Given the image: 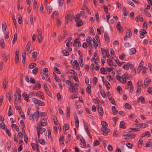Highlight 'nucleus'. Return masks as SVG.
Masks as SVG:
<instances>
[{
	"mask_svg": "<svg viewBox=\"0 0 152 152\" xmlns=\"http://www.w3.org/2000/svg\"><path fill=\"white\" fill-rule=\"evenodd\" d=\"M110 102L113 104H114L115 105H116V104L115 103V101L114 99L112 97H108Z\"/></svg>",
	"mask_w": 152,
	"mask_h": 152,
	"instance_id": "29",
	"label": "nucleus"
},
{
	"mask_svg": "<svg viewBox=\"0 0 152 152\" xmlns=\"http://www.w3.org/2000/svg\"><path fill=\"white\" fill-rule=\"evenodd\" d=\"M76 23V26L77 27H80L83 24V21L81 20H77V21H75Z\"/></svg>",
	"mask_w": 152,
	"mask_h": 152,
	"instance_id": "7",
	"label": "nucleus"
},
{
	"mask_svg": "<svg viewBox=\"0 0 152 152\" xmlns=\"http://www.w3.org/2000/svg\"><path fill=\"white\" fill-rule=\"evenodd\" d=\"M37 94L39 96V97L40 98L42 99V100H44L45 98L42 92V91H38L37 93H36V95H37Z\"/></svg>",
	"mask_w": 152,
	"mask_h": 152,
	"instance_id": "10",
	"label": "nucleus"
},
{
	"mask_svg": "<svg viewBox=\"0 0 152 152\" xmlns=\"http://www.w3.org/2000/svg\"><path fill=\"white\" fill-rule=\"evenodd\" d=\"M136 52L135 48H132L130 49V52L129 53V54L131 55L134 54Z\"/></svg>",
	"mask_w": 152,
	"mask_h": 152,
	"instance_id": "22",
	"label": "nucleus"
},
{
	"mask_svg": "<svg viewBox=\"0 0 152 152\" xmlns=\"http://www.w3.org/2000/svg\"><path fill=\"white\" fill-rule=\"evenodd\" d=\"M32 101L34 102V103L35 104H38V103L39 100H38L36 98H33L32 99Z\"/></svg>",
	"mask_w": 152,
	"mask_h": 152,
	"instance_id": "63",
	"label": "nucleus"
},
{
	"mask_svg": "<svg viewBox=\"0 0 152 152\" xmlns=\"http://www.w3.org/2000/svg\"><path fill=\"white\" fill-rule=\"evenodd\" d=\"M101 130L103 132V134L104 136L107 135L108 133L110 132V129L106 128H101Z\"/></svg>",
	"mask_w": 152,
	"mask_h": 152,
	"instance_id": "4",
	"label": "nucleus"
},
{
	"mask_svg": "<svg viewBox=\"0 0 152 152\" xmlns=\"http://www.w3.org/2000/svg\"><path fill=\"white\" fill-rule=\"evenodd\" d=\"M139 32L140 34V38L141 39L145 37V36L144 35V34H147V32L145 31V29H140L139 31Z\"/></svg>",
	"mask_w": 152,
	"mask_h": 152,
	"instance_id": "3",
	"label": "nucleus"
},
{
	"mask_svg": "<svg viewBox=\"0 0 152 152\" xmlns=\"http://www.w3.org/2000/svg\"><path fill=\"white\" fill-rule=\"evenodd\" d=\"M151 81L150 79H148L147 78H146L145 79L144 81V85L145 86V88L150 83Z\"/></svg>",
	"mask_w": 152,
	"mask_h": 152,
	"instance_id": "11",
	"label": "nucleus"
},
{
	"mask_svg": "<svg viewBox=\"0 0 152 152\" xmlns=\"http://www.w3.org/2000/svg\"><path fill=\"white\" fill-rule=\"evenodd\" d=\"M142 68V66H141V65L139 66L137 69V72L138 73H139L140 72Z\"/></svg>",
	"mask_w": 152,
	"mask_h": 152,
	"instance_id": "56",
	"label": "nucleus"
},
{
	"mask_svg": "<svg viewBox=\"0 0 152 152\" xmlns=\"http://www.w3.org/2000/svg\"><path fill=\"white\" fill-rule=\"evenodd\" d=\"M138 102H141L142 104H144L145 102V100L143 96H141L138 99Z\"/></svg>",
	"mask_w": 152,
	"mask_h": 152,
	"instance_id": "15",
	"label": "nucleus"
},
{
	"mask_svg": "<svg viewBox=\"0 0 152 152\" xmlns=\"http://www.w3.org/2000/svg\"><path fill=\"white\" fill-rule=\"evenodd\" d=\"M39 112L38 111L34 113V117L35 118H38L39 117Z\"/></svg>",
	"mask_w": 152,
	"mask_h": 152,
	"instance_id": "58",
	"label": "nucleus"
},
{
	"mask_svg": "<svg viewBox=\"0 0 152 152\" xmlns=\"http://www.w3.org/2000/svg\"><path fill=\"white\" fill-rule=\"evenodd\" d=\"M126 146L129 148H131L132 147V144L129 142H127L126 143Z\"/></svg>",
	"mask_w": 152,
	"mask_h": 152,
	"instance_id": "64",
	"label": "nucleus"
},
{
	"mask_svg": "<svg viewBox=\"0 0 152 152\" xmlns=\"http://www.w3.org/2000/svg\"><path fill=\"white\" fill-rule=\"evenodd\" d=\"M108 149L109 151H113V148L111 145H108L107 146Z\"/></svg>",
	"mask_w": 152,
	"mask_h": 152,
	"instance_id": "61",
	"label": "nucleus"
},
{
	"mask_svg": "<svg viewBox=\"0 0 152 152\" xmlns=\"http://www.w3.org/2000/svg\"><path fill=\"white\" fill-rule=\"evenodd\" d=\"M123 136H129L131 139L134 138L135 137V135L132 134L130 132H125L124 133Z\"/></svg>",
	"mask_w": 152,
	"mask_h": 152,
	"instance_id": "2",
	"label": "nucleus"
},
{
	"mask_svg": "<svg viewBox=\"0 0 152 152\" xmlns=\"http://www.w3.org/2000/svg\"><path fill=\"white\" fill-rule=\"evenodd\" d=\"M105 85L107 90H108L110 88V85L109 82L107 80H105L104 81Z\"/></svg>",
	"mask_w": 152,
	"mask_h": 152,
	"instance_id": "13",
	"label": "nucleus"
},
{
	"mask_svg": "<svg viewBox=\"0 0 152 152\" xmlns=\"http://www.w3.org/2000/svg\"><path fill=\"white\" fill-rule=\"evenodd\" d=\"M31 46L30 42L28 41L27 44L26 46V48L27 49V51H28L30 50Z\"/></svg>",
	"mask_w": 152,
	"mask_h": 152,
	"instance_id": "36",
	"label": "nucleus"
},
{
	"mask_svg": "<svg viewBox=\"0 0 152 152\" xmlns=\"http://www.w3.org/2000/svg\"><path fill=\"white\" fill-rule=\"evenodd\" d=\"M6 132L8 134V136L10 137H11V134L9 130L7 128V126H6Z\"/></svg>",
	"mask_w": 152,
	"mask_h": 152,
	"instance_id": "35",
	"label": "nucleus"
},
{
	"mask_svg": "<svg viewBox=\"0 0 152 152\" xmlns=\"http://www.w3.org/2000/svg\"><path fill=\"white\" fill-rule=\"evenodd\" d=\"M38 69L37 67H36L32 70L33 73L35 75L37 74L38 72Z\"/></svg>",
	"mask_w": 152,
	"mask_h": 152,
	"instance_id": "47",
	"label": "nucleus"
},
{
	"mask_svg": "<svg viewBox=\"0 0 152 152\" xmlns=\"http://www.w3.org/2000/svg\"><path fill=\"white\" fill-rule=\"evenodd\" d=\"M0 45L2 48H4V40L2 39H1L0 40Z\"/></svg>",
	"mask_w": 152,
	"mask_h": 152,
	"instance_id": "25",
	"label": "nucleus"
},
{
	"mask_svg": "<svg viewBox=\"0 0 152 152\" xmlns=\"http://www.w3.org/2000/svg\"><path fill=\"white\" fill-rule=\"evenodd\" d=\"M7 149L9 150L11 147V142L10 141L8 140L7 141Z\"/></svg>",
	"mask_w": 152,
	"mask_h": 152,
	"instance_id": "33",
	"label": "nucleus"
},
{
	"mask_svg": "<svg viewBox=\"0 0 152 152\" xmlns=\"http://www.w3.org/2000/svg\"><path fill=\"white\" fill-rule=\"evenodd\" d=\"M38 104L39 105L41 106H44L45 105V102L42 101L40 100H39L38 103Z\"/></svg>",
	"mask_w": 152,
	"mask_h": 152,
	"instance_id": "53",
	"label": "nucleus"
},
{
	"mask_svg": "<svg viewBox=\"0 0 152 152\" xmlns=\"http://www.w3.org/2000/svg\"><path fill=\"white\" fill-rule=\"evenodd\" d=\"M80 37H78L77 38H76L74 40V43L73 44V47H76V43H77L78 42V41H77V40H79L80 38H79Z\"/></svg>",
	"mask_w": 152,
	"mask_h": 152,
	"instance_id": "28",
	"label": "nucleus"
},
{
	"mask_svg": "<svg viewBox=\"0 0 152 152\" xmlns=\"http://www.w3.org/2000/svg\"><path fill=\"white\" fill-rule=\"evenodd\" d=\"M14 105L16 109L17 110H19L21 111V107L20 106H18L16 102H15Z\"/></svg>",
	"mask_w": 152,
	"mask_h": 152,
	"instance_id": "34",
	"label": "nucleus"
},
{
	"mask_svg": "<svg viewBox=\"0 0 152 152\" xmlns=\"http://www.w3.org/2000/svg\"><path fill=\"white\" fill-rule=\"evenodd\" d=\"M93 42L94 44V46L95 48V49H96L98 45V44L94 39H93Z\"/></svg>",
	"mask_w": 152,
	"mask_h": 152,
	"instance_id": "49",
	"label": "nucleus"
},
{
	"mask_svg": "<svg viewBox=\"0 0 152 152\" xmlns=\"http://www.w3.org/2000/svg\"><path fill=\"white\" fill-rule=\"evenodd\" d=\"M78 95V93H77L76 94H74L72 95L69 98L72 99H73L75 98H77L78 97L77 96Z\"/></svg>",
	"mask_w": 152,
	"mask_h": 152,
	"instance_id": "30",
	"label": "nucleus"
},
{
	"mask_svg": "<svg viewBox=\"0 0 152 152\" xmlns=\"http://www.w3.org/2000/svg\"><path fill=\"white\" fill-rule=\"evenodd\" d=\"M124 106L126 109H130L131 108V106L128 103H126L125 104Z\"/></svg>",
	"mask_w": 152,
	"mask_h": 152,
	"instance_id": "54",
	"label": "nucleus"
},
{
	"mask_svg": "<svg viewBox=\"0 0 152 152\" xmlns=\"http://www.w3.org/2000/svg\"><path fill=\"white\" fill-rule=\"evenodd\" d=\"M131 74L132 75H134L136 74V68H134L132 69V70L131 72Z\"/></svg>",
	"mask_w": 152,
	"mask_h": 152,
	"instance_id": "57",
	"label": "nucleus"
},
{
	"mask_svg": "<svg viewBox=\"0 0 152 152\" xmlns=\"http://www.w3.org/2000/svg\"><path fill=\"white\" fill-rule=\"evenodd\" d=\"M100 93L102 97L103 98H105V97L106 94H105V92L104 91H101Z\"/></svg>",
	"mask_w": 152,
	"mask_h": 152,
	"instance_id": "52",
	"label": "nucleus"
},
{
	"mask_svg": "<svg viewBox=\"0 0 152 152\" xmlns=\"http://www.w3.org/2000/svg\"><path fill=\"white\" fill-rule=\"evenodd\" d=\"M17 34L16 33L15 34L14 38L12 40V43L13 44H14L15 43V41H16L17 39Z\"/></svg>",
	"mask_w": 152,
	"mask_h": 152,
	"instance_id": "32",
	"label": "nucleus"
},
{
	"mask_svg": "<svg viewBox=\"0 0 152 152\" xmlns=\"http://www.w3.org/2000/svg\"><path fill=\"white\" fill-rule=\"evenodd\" d=\"M8 81L7 80H6L5 79H4V81L3 82V88L5 89L7 87L8 85Z\"/></svg>",
	"mask_w": 152,
	"mask_h": 152,
	"instance_id": "19",
	"label": "nucleus"
},
{
	"mask_svg": "<svg viewBox=\"0 0 152 152\" xmlns=\"http://www.w3.org/2000/svg\"><path fill=\"white\" fill-rule=\"evenodd\" d=\"M53 118L54 121V122L56 125H57L58 120L57 117L55 115L53 116Z\"/></svg>",
	"mask_w": 152,
	"mask_h": 152,
	"instance_id": "40",
	"label": "nucleus"
},
{
	"mask_svg": "<svg viewBox=\"0 0 152 152\" xmlns=\"http://www.w3.org/2000/svg\"><path fill=\"white\" fill-rule=\"evenodd\" d=\"M150 136L151 134L150 132L148 131H146L145 132L143 133L142 134V137H144L145 136H147L149 137Z\"/></svg>",
	"mask_w": 152,
	"mask_h": 152,
	"instance_id": "26",
	"label": "nucleus"
},
{
	"mask_svg": "<svg viewBox=\"0 0 152 152\" xmlns=\"http://www.w3.org/2000/svg\"><path fill=\"white\" fill-rule=\"evenodd\" d=\"M54 70L55 72L58 74H61V72L59 69L56 67H54Z\"/></svg>",
	"mask_w": 152,
	"mask_h": 152,
	"instance_id": "38",
	"label": "nucleus"
},
{
	"mask_svg": "<svg viewBox=\"0 0 152 152\" xmlns=\"http://www.w3.org/2000/svg\"><path fill=\"white\" fill-rule=\"evenodd\" d=\"M66 84L68 85L69 86L72 87V86H73V83H72L71 81L69 80H67L66 82Z\"/></svg>",
	"mask_w": 152,
	"mask_h": 152,
	"instance_id": "41",
	"label": "nucleus"
},
{
	"mask_svg": "<svg viewBox=\"0 0 152 152\" xmlns=\"http://www.w3.org/2000/svg\"><path fill=\"white\" fill-rule=\"evenodd\" d=\"M71 63L75 68H77L79 70L80 68L79 64L77 60H75L74 62H73L72 60H71Z\"/></svg>",
	"mask_w": 152,
	"mask_h": 152,
	"instance_id": "1",
	"label": "nucleus"
},
{
	"mask_svg": "<svg viewBox=\"0 0 152 152\" xmlns=\"http://www.w3.org/2000/svg\"><path fill=\"white\" fill-rule=\"evenodd\" d=\"M126 34L128 36V37H131L132 35V33L130 28H129L127 30Z\"/></svg>",
	"mask_w": 152,
	"mask_h": 152,
	"instance_id": "24",
	"label": "nucleus"
},
{
	"mask_svg": "<svg viewBox=\"0 0 152 152\" xmlns=\"http://www.w3.org/2000/svg\"><path fill=\"white\" fill-rule=\"evenodd\" d=\"M136 125L138 127L142 128H145L148 126V125L147 124L145 123H141L140 124H136Z\"/></svg>",
	"mask_w": 152,
	"mask_h": 152,
	"instance_id": "5",
	"label": "nucleus"
},
{
	"mask_svg": "<svg viewBox=\"0 0 152 152\" xmlns=\"http://www.w3.org/2000/svg\"><path fill=\"white\" fill-rule=\"evenodd\" d=\"M100 144L98 140H95L93 143V145L94 146L99 145Z\"/></svg>",
	"mask_w": 152,
	"mask_h": 152,
	"instance_id": "50",
	"label": "nucleus"
},
{
	"mask_svg": "<svg viewBox=\"0 0 152 152\" xmlns=\"http://www.w3.org/2000/svg\"><path fill=\"white\" fill-rule=\"evenodd\" d=\"M86 92L88 93V94H90L91 93V88L87 87L86 90Z\"/></svg>",
	"mask_w": 152,
	"mask_h": 152,
	"instance_id": "59",
	"label": "nucleus"
},
{
	"mask_svg": "<svg viewBox=\"0 0 152 152\" xmlns=\"http://www.w3.org/2000/svg\"><path fill=\"white\" fill-rule=\"evenodd\" d=\"M79 138L81 141V142L83 144V146H84L83 148H85L86 146V142L85 140L82 137H80Z\"/></svg>",
	"mask_w": 152,
	"mask_h": 152,
	"instance_id": "21",
	"label": "nucleus"
},
{
	"mask_svg": "<svg viewBox=\"0 0 152 152\" xmlns=\"http://www.w3.org/2000/svg\"><path fill=\"white\" fill-rule=\"evenodd\" d=\"M81 16L80 14H77L76 15V17H75V21H77V20H80V17Z\"/></svg>",
	"mask_w": 152,
	"mask_h": 152,
	"instance_id": "42",
	"label": "nucleus"
},
{
	"mask_svg": "<svg viewBox=\"0 0 152 152\" xmlns=\"http://www.w3.org/2000/svg\"><path fill=\"white\" fill-rule=\"evenodd\" d=\"M95 16L96 20L97 23H99V14L98 13H95Z\"/></svg>",
	"mask_w": 152,
	"mask_h": 152,
	"instance_id": "31",
	"label": "nucleus"
},
{
	"mask_svg": "<svg viewBox=\"0 0 152 152\" xmlns=\"http://www.w3.org/2000/svg\"><path fill=\"white\" fill-rule=\"evenodd\" d=\"M37 4L36 0H34L33 4V9L34 10L35 12L37 11Z\"/></svg>",
	"mask_w": 152,
	"mask_h": 152,
	"instance_id": "14",
	"label": "nucleus"
},
{
	"mask_svg": "<svg viewBox=\"0 0 152 152\" xmlns=\"http://www.w3.org/2000/svg\"><path fill=\"white\" fill-rule=\"evenodd\" d=\"M115 62L118 65L121 66L122 64L121 62L119 61V60L118 59H116V60H115Z\"/></svg>",
	"mask_w": 152,
	"mask_h": 152,
	"instance_id": "55",
	"label": "nucleus"
},
{
	"mask_svg": "<svg viewBox=\"0 0 152 152\" xmlns=\"http://www.w3.org/2000/svg\"><path fill=\"white\" fill-rule=\"evenodd\" d=\"M104 37L105 41L107 42H109L110 41V39L108 33L105 32L104 34Z\"/></svg>",
	"mask_w": 152,
	"mask_h": 152,
	"instance_id": "12",
	"label": "nucleus"
},
{
	"mask_svg": "<svg viewBox=\"0 0 152 152\" xmlns=\"http://www.w3.org/2000/svg\"><path fill=\"white\" fill-rule=\"evenodd\" d=\"M9 56V54H8L7 55L5 52H3L2 57L4 61H6L7 60Z\"/></svg>",
	"mask_w": 152,
	"mask_h": 152,
	"instance_id": "9",
	"label": "nucleus"
},
{
	"mask_svg": "<svg viewBox=\"0 0 152 152\" xmlns=\"http://www.w3.org/2000/svg\"><path fill=\"white\" fill-rule=\"evenodd\" d=\"M34 64H35V66H37V64L36 63H31L29 65L28 67L29 68H30L31 69H33V68L34 67Z\"/></svg>",
	"mask_w": 152,
	"mask_h": 152,
	"instance_id": "37",
	"label": "nucleus"
},
{
	"mask_svg": "<svg viewBox=\"0 0 152 152\" xmlns=\"http://www.w3.org/2000/svg\"><path fill=\"white\" fill-rule=\"evenodd\" d=\"M56 20L58 23L57 27H58L61 25V20L58 18H56Z\"/></svg>",
	"mask_w": 152,
	"mask_h": 152,
	"instance_id": "60",
	"label": "nucleus"
},
{
	"mask_svg": "<svg viewBox=\"0 0 152 152\" xmlns=\"http://www.w3.org/2000/svg\"><path fill=\"white\" fill-rule=\"evenodd\" d=\"M120 127L122 129H125L126 126L124 124V122L123 121H121L120 123Z\"/></svg>",
	"mask_w": 152,
	"mask_h": 152,
	"instance_id": "18",
	"label": "nucleus"
},
{
	"mask_svg": "<svg viewBox=\"0 0 152 152\" xmlns=\"http://www.w3.org/2000/svg\"><path fill=\"white\" fill-rule=\"evenodd\" d=\"M37 55V53L36 52H34L32 53L31 54L32 57L34 58H36Z\"/></svg>",
	"mask_w": 152,
	"mask_h": 152,
	"instance_id": "39",
	"label": "nucleus"
},
{
	"mask_svg": "<svg viewBox=\"0 0 152 152\" xmlns=\"http://www.w3.org/2000/svg\"><path fill=\"white\" fill-rule=\"evenodd\" d=\"M22 96L24 100L27 102L29 101V96L26 92H24L22 94Z\"/></svg>",
	"mask_w": 152,
	"mask_h": 152,
	"instance_id": "6",
	"label": "nucleus"
},
{
	"mask_svg": "<svg viewBox=\"0 0 152 152\" xmlns=\"http://www.w3.org/2000/svg\"><path fill=\"white\" fill-rule=\"evenodd\" d=\"M90 37V40H89V43L88 44V46L90 48V49H91V48H93V47L91 44V38Z\"/></svg>",
	"mask_w": 152,
	"mask_h": 152,
	"instance_id": "46",
	"label": "nucleus"
},
{
	"mask_svg": "<svg viewBox=\"0 0 152 152\" xmlns=\"http://www.w3.org/2000/svg\"><path fill=\"white\" fill-rule=\"evenodd\" d=\"M97 108L98 110V113L101 115H103L104 112L102 107H100L99 106H98L97 107Z\"/></svg>",
	"mask_w": 152,
	"mask_h": 152,
	"instance_id": "8",
	"label": "nucleus"
},
{
	"mask_svg": "<svg viewBox=\"0 0 152 152\" xmlns=\"http://www.w3.org/2000/svg\"><path fill=\"white\" fill-rule=\"evenodd\" d=\"M3 31L5 34L6 32V29L7 28V25L6 23L4 22L2 24Z\"/></svg>",
	"mask_w": 152,
	"mask_h": 152,
	"instance_id": "20",
	"label": "nucleus"
},
{
	"mask_svg": "<svg viewBox=\"0 0 152 152\" xmlns=\"http://www.w3.org/2000/svg\"><path fill=\"white\" fill-rule=\"evenodd\" d=\"M63 128L64 132L65 134V132H66V130L69 129V125L66 124H65L63 126Z\"/></svg>",
	"mask_w": 152,
	"mask_h": 152,
	"instance_id": "17",
	"label": "nucleus"
},
{
	"mask_svg": "<svg viewBox=\"0 0 152 152\" xmlns=\"http://www.w3.org/2000/svg\"><path fill=\"white\" fill-rule=\"evenodd\" d=\"M58 1L59 6L62 7L64 2V0H58Z\"/></svg>",
	"mask_w": 152,
	"mask_h": 152,
	"instance_id": "51",
	"label": "nucleus"
},
{
	"mask_svg": "<svg viewBox=\"0 0 152 152\" xmlns=\"http://www.w3.org/2000/svg\"><path fill=\"white\" fill-rule=\"evenodd\" d=\"M46 8L47 11V13L49 14H50L52 11V9L51 7H50V6L46 4Z\"/></svg>",
	"mask_w": 152,
	"mask_h": 152,
	"instance_id": "16",
	"label": "nucleus"
},
{
	"mask_svg": "<svg viewBox=\"0 0 152 152\" xmlns=\"http://www.w3.org/2000/svg\"><path fill=\"white\" fill-rule=\"evenodd\" d=\"M144 12L145 13V15L148 17H151V14L147 11V10L145 9L144 11Z\"/></svg>",
	"mask_w": 152,
	"mask_h": 152,
	"instance_id": "43",
	"label": "nucleus"
},
{
	"mask_svg": "<svg viewBox=\"0 0 152 152\" xmlns=\"http://www.w3.org/2000/svg\"><path fill=\"white\" fill-rule=\"evenodd\" d=\"M100 71L101 74H104V72H106V70L105 68L104 67L101 68L100 69Z\"/></svg>",
	"mask_w": 152,
	"mask_h": 152,
	"instance_id": "48",
	"label": "nucleus"
},
{
	"mask_svg": "<svg viewBox=\"0 0 152 152\" xmlns=\"http://www.w3.org/2000/svg\"><path fill=\"white\" fill-rule=\"evenodd\" d=\"M102 122V128H106L107 126V124L106 122L104 121H101Z\"/></svg>",
	"mask_w": 152,
	"mask_h": 152,
	"instance_id": "27",
	"label": "nucleus"
},
{
	"mask_svg": "<svg viewBox=\"0 0 152 152\" xmlns=\"http://www.w3.org/2000/svg\"><path fill=\"white\" fill-rule=\"evenodd\" d=\"M116 28L118 30L119 32H123V29L121 26H116Z\"/></svg>",
	"mask_w": 152,
	"mask_h": 152,
	"instance_id": "44",
	"label": "nucleus"
},
{
	"mask_svg": "<svg viewBox=\"0 0 152 152\" xmlns=\"http://www.w3.org/2000/svg\"><path fill=\"white\" fill-rule=\"evenodd\" d=\"M64 53L63 54L64 56H68L69 55V52L66 51V50H63Z\"/></svg>",
	"mask_w": 152,
	"mask_h": 152,
	"instance_id": "62",
	"label": "nucleus"
},
{
	"mask_svg": "<svg viewBox=\"0 0 152 152\" xmlns=\"http://www.w3.org/2000/svg\"><path fill=\"white\" fill-rule=\"evenodd\" d=\"M70 115V109L69 108H67L66 112V116L68 117V119L69 118Z\"/></svg>",
	"mask_w": 152,
	"mask_h": 152,
	"instance_id": "45",
	"label": "nucleus"
},
{
	"mask_svg": "<svg viewBox=\"0 0 152 152\" xmlns=\"http://www.w3.org/2000/svg\"><path fill=\"white\" fill-rule=\"evenodd\" d=\"M12 110L11 105H10L8 115L9 116H10V115H12Z\"/></svg>",
	"mask_w": 152,
	"mask_h": 152,
	"instance_id": "23",
	"label": "nucleus"
}]
</instances>
